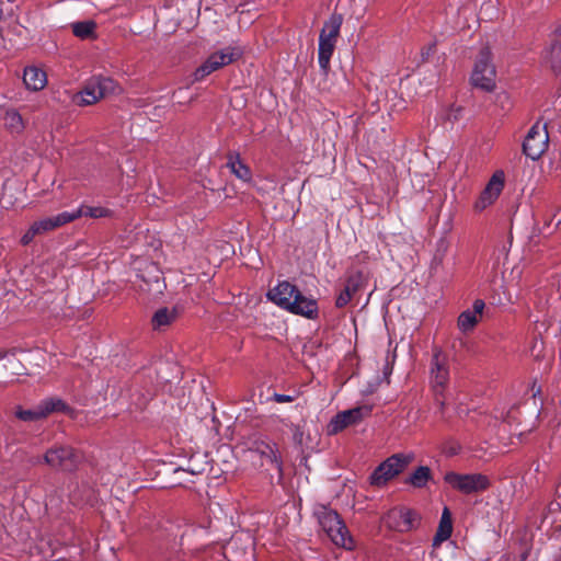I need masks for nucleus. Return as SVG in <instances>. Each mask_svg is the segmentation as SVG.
Instances as JSON below:
<instances>
[{
	"mask_svg": "<svg viewBox=\"0 0 561 561\" xmlns=\"http://www.w3.org/2000/svg\"><path fill=\"white\" fill-rule=\"evenodd\" d=\"M95 30V23L92 21L77 22L72 24V32L77 37L89 38Z\"/></svg>",
	"mask_w": 561,
	"mask_h": 561,
	"instance_id": "obj_27",
	"label": "nucleus"
},
{
	"mask_svg": "<svg viewBox=\"0 0 561 561\" xmlns=\"http://www.w3.org/2000/svg\"><path fill=\"white\" fill-rule=\"evenodd\" d=\"M227 167L230 169L238 179L243 182L251 180V171L247 164H244L238 153H230L228 156Z\"/></svg>",
	"mask_w": 561,
	"mask_h": 561,
	"instance_id": "obj_22",
	"label": "nucleus"
},
{
	"mask_svg": "<svg viewBox=\"0 0 561 561\" xmlns=\"http://www.w3.org/2000/svg\"><path fill=\"white\" fill-rule=\"evenodd\" d=\"M554 32H556L557 35L561 36V24L557 26Z\"/></svg>",
	"mask_w": 561,
	"mask_h": 561,
	"instance_id": "obj_36",
	"label": "nucleus"
},
{
	"mask_svg": "<svg viewBox=\"0 0 561 561\" xmlns=\"http://www.w3.org/2000/svg\"><path fill=\"white\" fill-rule=\"evenodd\" d=\"M549 135L546 125L536 123L531 126L523 142V152L531 160L539 159L548 148Z\"/></svg>",
	"mask_w": 561,
	"mask_h": 561,
	"instance_id": "obj_11",
	"label": "nucleus"
},
{
	"mask_svg": "<svg viewBox=\"0 0 561 561\" xmlns=\"http://www.w3.org/2000/svg\"><path fill=\"white\" fill-rule=\"evenodd\" d=\"M314 514L320 526L334 545L345 549H353V538L335 511L321 505L316 510Z\"/></svg>",
	"mask_w": 561,
	"mask_h": 561,
	"instance_id": "obj_3",
	"label": "nucleus"
},
{
	"mask_svg": "<svg viewBox=\"0 0 561 561\" xmlns=\"http://www.w3.org/2000/svg\"><path fill=\"white\" fill-rule=\"evenodd\" d=\"M176 319V310L167 307L158 309L152 316L151 323L154 330H162L169 327Z\"/></svg>",
	"mask_w": 561,
	"mask_h": 561,
	"instance_id": "obj_23",
	"label": "nucleus"
},
{
	"mask_svg": "<svg viewBox=\"0 0 561 561\" xmlns=\"http://www.w3.org/2000/svg\"><path fill=\"white\" fill-rule=\"evenodd\" d=\"M461 107L460 106H456V105H451L450 108L447 111L446 113V119L453 122V121H457L459 119L460 115H461Z\"/></svg>",
	"mask_w": 561,
	"mask_h": 561,
	"instance_id": "obj_29",
	"label": "nucleus"
},
{
	"mask_svg": "<svg viewBox=\"0 0 561 561\" xmlns=\"http://www.w3.org/2000/svg\"><path fill=\"white\" fill-rule=\"evenodd\" d=\"M32 225L34 226L38 236L53 231L51 224L48 217L36 220Z\"/></svg>",
	"mask_w": 561,
	"mask_h": 561,
	"instance_id": "obj_28",
	"label": "nucleus"
},
{
	"mask_svg": "<svg viewBox=\"0 0 561 561\" xmlns=\"http://www.w3.org/2000/svg\"><path fill=\"white\" fill-rule=\"evenodd\" d=\"M343 23V16L333 13L324 22L319 35L318 61L320 68L327 72L330 68V60L335 49L336 39Z\"/></svg>",
	"mask_w": 561,
	"mask_h": 561,
	"instance_id": "obj_4",
	"label": "nucleus"
},
{
	"mask_svg": "<svg viewBox=\"0 0 561 561\" xmlns=\"http://www.w3.org/2000/svg\"><path fill=\"white\" fill-rule=\"evenodd\" d=\"M370 411L368 407H357L337 413L328 425L329 434H337L347 426L358 423L369 415Z\"/></svg>",
	"mask_w": 561,
	"mask_h": 561,
	"instance_id": "obj_15",
	"label": "nucleus"
},
{
	"mask_svg": "<svg viewBox=\"0 0 561 561\" xmlns=\"http://www.w3.org/2000/svg\"><path fill=\"white\" fill-rule=\"evenodd\" d=\"M23 83L28 91H42L47 85V73L39 67L26 66L23 71Z\"/></svg>",
	"mask_w": 561,
	"mask_h": 561,
	"instance_id": "obj_19",
	"label": "nucleus"
},
{
	"mask_svg": "<svg viewBox=\"0 0 561 561\" xmlns=\"http://www.w3.org/2000/svg\"><path fill=\"white\" fill-rule=\"evenodd\" d=\"M242 56V49L237 46H226L210 54L207 59L195 69L194 81H202L210 73L237 61Z\"/></svg>",
	"mask_w": 561,
	"mask_h": 561,
	"instance_id": "obj_6",
	"label": "nucleus"
},
{
	"mask_svg": "<svg viewBox=\"0 0 561 561\" xmlns=\"http://www.w3.org/2000/svg\"><path fill=\"white\" fill-rule=\"evenodd\" d=\"M204 469H199V470H195L193 468H188L187 471H190L191 473H201Z\"/></svg>",
	"mask_w": 561,
	"mask_h": 561,
	"instance_id": "obj_35",
	"label": "nucleus"
},
{
	"mask_svg": "<svg viewBox=\"0 0 561 561\" xmlns=\"http://www.w3.org/2000/svg\"><path fill=\"white\" fill-rule=\"evenodd\" d=\"M3 125L11 134L20 135L26 127V122L21 113L13 107L7 108L2 117Z\"/></svg>",
	"mask_w": 561,
	"mask_h": 561,
	"instance_id": "obj_20",
	"label": "nucleus"
},
{
	"mask_svg": "<svg viewBox=\"0 0 561 561\" xmlns=\"http://www.w3.org/2000/svg\"><path fill=\"white\" fill-rule=\"evenodd\" d=\"M114 89V81L111 78L98 77L91 79L82 91L76 94L75 102L80 106H88L103 99Z\"/></svg>",
	"mask_w": 561,
	"mask_h": 561,
	"instance_id": "obj_10",
	"label": "nucleus"
},
{
	"mask_svg": "<svg viewBox=\"0 0 561 561\" xmlns=\"http://www.w3.org/2000/svg\"><path fill=\"white\" fill-rule=\"evenodd\" d=\"M435 50V44H430L428 46L424 47L421 51L422 59L426 60Z\"/></svg>",
	"mask_w": 561,
	"mask_h": 561,
	"instance_id": "obj_32",
	"label": "nucleus"
},
{
	"mask_svg": "<svg viewBox=\"0 0 561 561\" xmlns=\"http://www.w3.org/2000/svg\"><path fill=\"white\" fill-rule=\"evenodd\" d=\"M82 454L70 445L54 444L38 462L45 463L55 471L71 473L82 462Z\"/></svg>",
	"mask_w": 561,
	"mask_h": 561,
	"instance_id": "obj_2",
	"label": "nucleus"
},
{
	"mask_svg": "<svg viewBox=\"0 0 561 561\" xmlns=\"http://www.w3.org/2000/svg\"><path fill=\"white\" fill-rule=\"evenodd\" d=\"M250 450L265 459L267 463L282 471V458L277 444L265 438H256L252 442Z\"/></svg>",
	"mask_w": 561,
	"mask_h": 561,
	"instance_id": "obj_17",
	"label": "nucleus"
},
{
	"mask_svg": "<svg viewBox=\"0 0 561 561\" xmlns=\"http://www.w3.org/2000/svg\"><path fill=\"white\" fill-rule=\"evenodd\" d=\"M76 211L80 213V217L85 216L94 219L108 218L113 216V210L104 206L81 205L76 209Z\"/></svg>",
	"mask_w": 561,
	"mask_h": 561,
	"instance_id": "obj_24",
	"label": "nucleus"
},
{
	"mask_svg": "<svg viewBox=\"0 0 561 561\" xmlns=\"http://www.w3.org/2000/svg\"><path fill=\"white\" fill-rule=\"evenodd\" d=\"M445 481L453 489L465 494L483 492L491 485L490 479L482 473L460 474L448 472L445 474Z\"/></svg>",
	"mask_w": 561,
	"mask_h": 561,
	"instance_id": "obj_8",
	"label": "nucleus"
},
{
	"mask_svg": "<svg viewBox=\"0 0 561 561\" xmlns=\"http://www.w3.org/2000/svg\"><path fill=\"white\" fill-rule=\"evenodd\" d=\"M38 236L37 231L35 230L34 226L31 225V227L28 228V230L22 236L21 238V243L26 245L28 244L30 242L33 241V239Z\"/></svg>",
	"mask_w": 561,
	"mask_h": 561,
	"instance_id": "obj_30",
	"label": "nucleus"
},
{
	"mask_svg": "<svg viewBox=\"0 0 561 561\" xmlns=\"http://www.w3.org/2000/svg\"><path fill=\"white\" fill-rule=\"evenodd\" d=\"M273 400L277 403H287L294 401V398L288 394L274 393Z\"/></svg>",
	"mask_w": 561,
	"mask_h": 561,
	"instance_id": "obj_31",
	"label": "nucleus"
},
{
	"mask_svg": "<svg viewBox=\"0 0 561 561\" xmlns=\"http://www.w3.org/2000/svg\"><path fill=\"white\" fill-rule=\"evenodd\" d=\"M459 450H460V446L458 444H454L448 449H446L445 453L448 456H454V455H457L459 453Z\"/></svg>",
	"mask_w": 561,
	"mask_h": 561,
	"instance_id": "obj_34",
	"label": "nucleus"
},
{
	"mask_svg": "<svg viewBox=\"0 0 561 561\" xmlns=\"http://www.w3.org/2000/svg\"><path fill=\"white\" fill-rule=\"evenodd\" d=\"M411 456L396 454L380 463L370 476L373 485H383L389 480L401 473L411 461Z\"/></svg>",
	"mask_w": 561,
	"mask_h": 561,
	"instance_id": "obj_9",
	"label": "nucleus"
},
{
	"mask_svg": "<svg viewBox=\"0 0 561 561\" xmlns=\"http://www.w3.org/2000/svg\"><path fill=\"white\" fill-rule=\"evenodd\" d=\"M367 275L362 271L350 273L346 278L344 289L339 294L335 300L337 308L345 307L354 297V295L367 285Z\"/></svg>",
	"mask_w": 561,
	"mask_h": 561,
	"instance_id": "obj_16",
	"label": "nucleus"
},
{
	"mask_svg": "<svg viewBox=\"0 0 561 561\" xmlns=\"http://www.w3.org/2000/svg\"><path fill=\"white\" fill-rule=\"evenodd\" d=\"M450 378V359L449 356L439 348L433 351L430 364V382L436 394V401L440 410L444 409L445 402L438 397L444 394Z\"/></svg>",
	"mask_w": 561,
	"mask_h": 561,
	"instance_id": "obj_5",
	"label": "nucleus"
},
{
	"mask_svg": "<svg viewBox=\"0 0 561 561\" xmlns=\"http://www.w3.org/2000/svg\"><path fill=\"white\" fill-rule=\"evenodd\" d=\"M66 404L57 398H49L42 401L36 408L23 410L19 408L15 412L18 419L24 422H34L45 419L51 412L64 411Z\"/></svg>",
	"mask_w": 561,
	"mask_h": 561,
	"instance_id": "obj_13",
	"label": "nucleus"
},
{
	"mask_svg": "<svg viewBox=\"0 0 561 561\" xmlns=\"http://www.w3.org/2000/svg\"><path fill=\"white\" fill-rule=\"evenodd\" d=\"M453 533L451 515L447 507L444 508L440 522L433 539V547H438L443 541L447 540Z\"/></svg>",
	"mask_w": 561,
	"mask_h": 561,
	"instance_id": "obj_21",
	"label": "nucleus"
},
{
	"mask_svg": "<svg viewBox=\"0 0 561 561\" xmlns=\"http://www.w3.org/2000/svg\"><path fill=\"white\" fill-rule=\"evenodd\" d=\"M484 308V301L482 299H476L473 301L472 309H467L459 314L457 321L458 329L462 333L472 331L482 317Z\"/></svg>",
	"mask_w": 561,
	"mask_h": 561,
	"instance_id": "obj_18",
	"label": "nucleus"
},
{
	"mask_svg": "<svg viewBox=\"0 0 561 561\" xmlns=\"http://www.w3.org/2000/svg\"><path fill=\"white\" fill-rule=\"evenodd\" d=\"M51 224L53 230L62 227L69 222H72L80 218V213H77L76 209L71 211H62L55 216L48 217Z\"/></svg>",
	"mask_w": 561,
	"mask_h": 561,
	"instance_id": "obj_25",
	"label": "nucleus"
},
{
	"mask_svg": "<svg viewBox=\"0 0 561 561\" xmlns=\"http://www.w3.org/2000/svg\"><path fill=\"white\" fill-rule=\"evenodd\" d=\"M386 525L397 531L405 533L420 525L419 514L410 508H392L385 516Z\"/></svg>",
	"mask_w": 561,
	"mask_h": 561,
	"instance_id": "obj_12",
	"label": "nucleus"
},
{
	"mask_svg": "<svg viewBox=\"0 0 561 561\" xmlns=\"http://www.w3.org/2000/svg\"><path fill=\"white\" fill-rule=\"evenodd\" d=\"M291 431H293V436H294L295 442H297L298 444H301L302 431L300 430V427L295 425V426H293Z\"/></svg>",
	"mask_w": 561,
	"mask_h": 561,
	"instance_id": "obj_33",
	"label": "nucleus"
},
{
	"mask_svg": "<svg viewBox=\"0 0 561 561\" xmlns=\"http://www.w3.org/2000/svg\"><path fill=\"white\" fill-rule=\"evenodd\" d=\"M267 298L282 309L307 319H316L319 313L318 302L304 296L300 290L287 280L278 283L268 290Z\"/></svg>",
	"mask_w": 561,
	"mask_h": 561,
	"instance_id": "obj_1",
	"label": "nucleus"
},
{
	"mask_svg": "<svg viewBox=\"0 0 561 561\" xmlns=\"http://www.w3.org/2000/svg\"><path fill=\"white\" fill-rule=\"evenodd\" d=\"M431 478V470L428 467H419L410 477L409 481L416 488H422Z\"/></svg>",
	"mask_w": 561,
	"mask_h": 561,
	"instance_id": "obj_26",
	"label": "nucleus"
},
{
	"mask_svg": "<svg viewBox=\"0 0 561 561\" xmlns=\"http://www.w3.org/2000/svg\"><path fill=\"white\" fill-rule=\"evenodd\" d=\"M495 66L489 47H483L477 56L471 73V83L481 90L491 92L495 88Z\"/></svg>",
	"mask_w": 561,
	"mask_h": 561,
	"instance_id": "obj_7",
	"label": "nucleus"
},
{
	"mask_svg": "<svg viewBox=\"0 0 561 561\" xmlns=\"http://www.w3.org/2000/svg\"><path fill=\"white\" fill-rule=\"evenodd\" d=\"M505 185V173L503 170L495 171L486 183L484 190L480 194L479 198L474 204L477 210H483L488 206L492 205L500 194L502 193Z\"/></svg>",
	"mask_w": 561,
	"mask_h": 561,
	"instance_id": "obj_14",
	"label": "nucleus"
}]
</instances>
